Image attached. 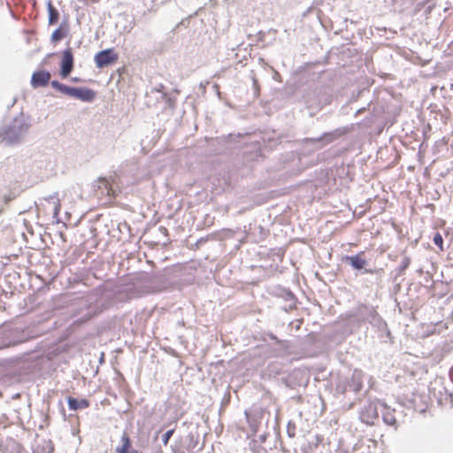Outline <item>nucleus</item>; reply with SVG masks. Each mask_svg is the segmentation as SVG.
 <instances>
[{
    "label": "nucleus",
    "mask_w": 453,
    "mask_h": 453,
    "mask_svg": "<svg viewBox=\"0 0 453 453\" xmlns=\"http://www.w3.org/2000/svg\"><path fill=\"white\" fill-rule=\"evenodd\" d=\"M30 128L28 119L22 114L14 118L1 132L2 141L8 145H16L22 142Z\"/></svg>",
    "instance_id": "obj_1"
},
{
    "label": "nucleus",
    "mask_w": 453,
    "mask_h": 453,
    "mask_svg": "<svg viewBox=\"0 0 453 453\" xmlns=\"http://www.w3.org/2000/svg\"><path fill=\"white\" fill-rule=\"evenodd\" d=\"M280 382L283 384L287 388L296 391V394L293 395L291 398L302 399V392L304 391L309 384L310 375L303 369H294L288 373L282 374L279 379Z\"/></svg>",
    "instance_id": "obj_2"
},
{
    "label": "nucleus",
    "mask_w": 453,
    "mask_h": 453,
    "mask_svg": "<svg viewBox=\"0 0 453 453\" xmlns=\"http://www.w3.org/2000/svg\"><path fill=\"white\" fill-rule=\"evenodd\" d=\"M106 308L103 299L96 296H88L80 301V306L75 312L77 322L85 323L101 314Z\"/></svg>",
    "instance_id": "obj_3"
},
{
    "label": "nucleus",
    "mask_w": 453,
    "mask_h": 453,
    "mask_svg": "<svg viewBox=\"0 0 453 453\" xmlns=\"http://www.w3.org/2000/svg\"><path fill=\"white\" fill-rule=\"evenodd\" d=\"M51 86L59 92L69 96L71 97L77 98L82 102H92L96 98V93L94 90L88 88H73L68 87L65 84L60 83L58 81H52Z\"/></svg>",
    "instance_id": "obj_4"
},
{
    "label": "nucleus",
    "mask_w": 453,
    "mask_h": 453,
    "mask_svg": "<svg viewBox=\"0 0 453 453\" xmlns=\"http://www.w3.org/2000/svg\"><path fill=\"white\" fill-rule=\"evenodd\" d=\"M92 195L97 198L104 196L117 197L120 196L121 191L114 180L110 181L105 178H99L92 184Z\"/></svg>",
    "instance_id": "obj_5"
},
{
    "label": "nucleus",
    "mask_w": 453,
    "mask_h": 453,
    "mask_svg": "<svg viewBox=\"0 0 453 453\" xmlns=\"http://www.w3.org/2000/svg\"><path fill=\"white\" fill-rule=\"evenodd\" d=\"M363 388L362 372L354 370L351 376L342 379L337 384L338 393L346 394L348 392L359 393Z\"/></svg>",
    "instance_id": "obj_6"
},
{
    "label": "nucleus",
    "mask_w": 453,
    "mask_h": 453,
    "mask_svg": "<svg viewBox=\"0 0 453 453\" xmlns=\"http://www.w3.org/2000/svg\"><path fill=\"white\" fill-rule=\"evenodd\" d=\"M24 331L19 329L2 330L0 332V349L16 346L27 341Z\"/></svg>",
    "instance_id": "obj_7"
},
{
    "label": "nucleus",
    "mask_w": 453,
    "mask_h": 453,
    "mask_svg": "<svg viewBox=\"0 0 453 453\" xmlns=\"http://www.w3.org/2000/svg\"><path fill=\"white\" fill-rule=\"evenodd\" d=\"M381 401L369 402L359 411V419L368 425L373 426L380 418Z\"/></svg>",
    "instance_id": "obj_8"
},
{
    "label": "nucleus",
    "mask_w": 453,
    "mask_h": 453,
    "mask_svg": "<svg viewBox=\"0 0 453 453\" xmlns=\"http://www.w3.org/2000/svg\"><path fill=\"white\" fill-rule=\"evenodd\" d=\"M260 204L261 203L252 202L251 200H231L230 203L226 204L225 211L228 216L237 217L250 211L255 206Z\"/></svg>",
    "instance_id": "obj_9"
},
{
    "label": "nucleus",
    "mask_w": 453,
    "mask_h": 453,
    "mask_svg": "<svg viewBox=\"0 0 453 453\" xmlns=\"http://www.w3.org/2000/svg\"><path fill=\"white\" fill-rule=\"evenodd\" d=\"M273 296L279 300L282 311L288 312L297 308L298 300L290 289L279 288L274 290Z\"/></svg>",
    "instance_id": "obj_10"
},
{
    "label": "nucleus",
    "mask_w": 453,
    "mask_h": 453,
    "mask_svg": "<svg viewBox=\"0 0 453 453\" xmlns=\"http://www.w3.org/2000/svg\"><path fill=\"white\" fill-rule=\"evenodd\" d=\"M372 327H375L379 332V336L381 339H392L391 332L388 326L387 322L379 315L373 309L369 308L365 318Z\"/></svg>",
    "instance_id": "obj_11"
},
{
    "label": "nucleus",
    "mask_w": 453,
    "mask_h": 453,
    "mask_svg": "<svg viewBox=\"0 0 453 453\" xmlns=\"http://www.w3.org/2000/svg\"><path fill=\"white\" fill-rule=\"evenodd\" d=\"M104 227L111 240L115 239L117 242H125L127 238H130L132 235L131 226L127 222L115 224L111 221V226L106 224Z\"/></svg>",
    "instance_id": "obj_12"
},
{
    "label": "nucleus",
    "mask_w": 453,
    "mask_h": 453,
    "mask_svg": "<svg viewBox=\"0 0 453 453\" xmlns=\"http://www.w3.org/2000/svg\"><path fill=\"white\" fill-rule=\"evenodd\" d=\"M118 60V54L114 52L113 49H107L99 51L95 56V63L97 67L102 68L111 65Z\"/></svg>",
    "instance_id": "obj_13"
},
{
    "label": "nucleus",
    "mask_w": 453,
    "mask_h": 453,
    "mask_svg": "<svg viewBox=\"0 0 453 453\" xmlns=\"http://www.w3.org/2000/svg\"><path fill=\"white\" fill-rule=\"evenodd\" d=\"M342 262L350 265L354 270L362 272L367 265V260L365 258V253L360 251L355 255H346L342 257Z\"/></svg>",
    "instance_id": "obj_14"
},
{
    "label": "nucleus",
    "mask_w": 453,
    "mask_h": 453,
    "mask_svg": "<svg viewBox=\"0 0 453 453\" xmlns=\"http://www.w3.org/2000/svg\"><path fill=\"white\" fill-rule=\"evenodd\" d=\"M115 453H142V450L133 446V441L127 432H123L120 444L116 447Z\"/></svg>",
    "instance_id": "obj_15"
},
{
    "label": "nucleus",
    "mask_w": 453,
    "mask_h": 453,
    "mask_svg": "<svg viewBox=\"0 0 453 453\" xmlns=\"http://www.w3.org/2000/svg\"><path fill=\"white\" fill-rule=\"evenodd\" d=\"M395 409L390 408L385 403L382 402V403L380 404V414L382 421L386 425L392 426L395 430H396L398 427V422L395 416Z\"/></svg>",
    "instance_id": "obj_16"
},
{
    "label": "nucleus",
    "mask_w": 453,
    "mask_h": 453,
    "mask_svg": "<svg viewBox=\"0 0 453 453\" xmlns=\"http://www.w3.org/2000/svg\"><path fill=\"white\" fill-rule=\"evenodd\" d=\"M73 67V56L70 49L65 50L61 61L60 74L63 78H66L72 72Z\"/></svg>",
    "instance_id": "obj_17"
},
{
    "label": "nucleus",
    "mask_w": 453,
    "mask_h": 453,
    "mask_svg": "<svg viewBox=\"0 0 453 453\" xmlns=\"http://www.w3.org/2000/svg\"><path fill=\"white\" fill-rule=\"evenodd\" d=\"M183 200H160V206L165 208L167 211L165 217L173 219L176 213L181 209Z\"/></svg>",
    "instance_id": "obj_18"
},
{
    "label": "nucleus",
    "mask_w": 453,
    "mask_h": 453,
    "mask_svg": "<svg viewBox=\"0 0 453 453\" xmlns=\"http://www.w3.org/2000/svg\"><path fill=\"white\" fill-rule=\"evenodd\" d=\"M51 74L48 71L35 72L31 78L33 88L45 87L49 84Z\"/></svg>",
    "instance_id": "obj_19"
},
{
    "label": "nucleus",
    "mask_w": 453,
    "mask_h": 453,
    "mask_svg": "<svg viewBox=\"0 0 453 453\" xmlns=\"http://www.w3.org/2000/svg\"><path fill=\"white\" fill-rule=\"evenodd\" d=\"M67 405L71 411L83 410L90 405V402L87 398H75L73 396L67 397Z\"/></svg>",
    "instance_id": "obj_20"
},
{
    "label": "nucleus",
    "mask_w": 453,
    "mask_h": 453,
    "mask_svg": "<svg viewBox=\"0 0 453 453\" xmlns=\"http://www.w3.org/2000/svg\"><path fill=\"white\" fill-rule=\"evenodd\" d=\"M154 231L157 232V234H161L163 239L157 238V240L145 241V243H150L152 246H157V245L166 246L170 242V240L168 238L169 234H168V230L166 227L160 226L155 228Z\"/></svg>",
    "instance_id": "obj_21"
},
{
    "label": "nucleus",
    "mask_w": 453,
    "mask_h": 453,
    "mask_svg": "<svg viewBox=\"0 0 453 453\" xmlns=\"http://www.w3.org/2000/svg\"><path fill=\"white\" fill-rule=\"evenodd\" d=\"M186 449L188 452L194 453L200 450L202 448L198 447L199 434L197 433L190 432L186 437Z\"/></svg>",
    "instance_id": "obj_22"
},
{
    "label": "nucleus",
    "mask_w": 453,
    "mask_h": 453,
    "mask_svg": "<svg viewBox=\"0 0 453 453\" xmlns=\"http://www.w3.org/2000/svg\"><path fill=\"white\" fill-rule=\"evenodd\" d=\"M68 29L60 26L51 35L50 41L54 43L63 40L67 35Z\"/></svg>",
    "instance_id": "obj_23"
},
{
    "label": "nucleus",
    "mask_w": 453,
    "mask_h": 453,
    "mask_svg": "<svg viewBox=\"0 0 453 453\" xmlns=\"http://www.w3.org/2000/svg\"><path fill=\"white\" fill-rule=\"evenodd\" d=\"M47 10L49 13V24L53 25L58 20V11L53 6L51 1L47 3Z\"/></svg>",
    "instance_id": "obj_24"
},
{
    "label": "nucleus",
    "mask_w": 453,
    "mask_h": 453,
    "mask_svg": "<svg viewBox=\"0 0 453 453\" xmlns=\"http://www.w3.org/2000/svg\"><path fill=\"white\" fill-rule=\"evenodd\" d=\"M267 339L274 342L277 345L281 347L282 349L288 348V343L287 341H283L279 339L272 332H265L264 333V340L266 341Z\"/></svg>",
    "instance_id": "obj_25"
},
{
    "label": "nucleus",
    "mask_w": 453,
    "mask_h": 453,
    "mask_svg": "<svg viewBox=\"0 0 453 453\" xmlns=\"http://www.w3.org/2000/svg\"><path fill=\"white\" fill-rule=\"evenodd\" d=\"M411 264V258L409 257H404L399 266L395 269L396 271V276H399L404 273V271L410 266Z\"/></svg>",
    "instance_id": "obj_26"
},
{
    "label": "nucleus",
    "mask_w": 453,
    "mask_h": 453,
    "mask_svg": "<svg viewBox=\"0 0 453 453\" xmlns=\"http://www.w3.org/2000/svg\"><path fill=\"white\" fill-rule=\"evenodd\" d=\"M433 242L436 247L439 248L440 250H444V247H443L444 241H443V238H442V235L441 234V233L435 232L434 234Z\"/></svg>",
    "instance_id": "obj_27"
},
{
    "label": "nucleus",
    "mask_w": 453,
    "mask_h": 453,
    "mask_svg": "<svg viewBox=\"0 0 453 453\" xmlns=\"http://www.w3.org/2000/svg\"><path fill=\"white\" fill-rule=\"evenodd\" d=\"M296 425L294 421L289 420L287 424V434L289 438L296 436Z\"/></svg>",
    "instance_id": "obj_28"
},
{
    "label": "nucleus",
    "mask_w": 453,
    "mask_h": 453,
    "mask_svg": "<svg viewBox=\"0 0 453 453\" xmlns=\"http://www.w3.org/2000/svg\"><path fill=\"white\" fill-rule=\"evenodd\" d=\"M59 202H60V200H57V203H54V206H53V219H56L57 223L62 222L58 219V214H59V211H60V209H61V205H60Z\"/></svg>",
    "instance_id": "obj_29"
},
{
    "label": "nucleus",
    "mask_w": 453,
    "mask_h": 453,
    "mask_svg": "<svg viewBox=\"0 0 453 453\" xmlns=\"http://www.w3.org/2000/svg\"><path fill=\"white\" fill-rule=\"evenodd\" d=\"M174 428L167 430L163 435H162V442L165 446H166L173 436L174 433Z\"/></svg>",
    "instance_id": "obj_30"
},
{
    "label": "nucleus",
    "mask_w": 453,
    "mask_h": 453,
    "mask_svg": "<svg viewBox=\"0 0 453 453\" xmlns=\"http://www.w3.org/2000/svg\"><path fill=\"white\" fill-rule=\"evenodd\" d=\"M363 273H370V274H372V273H383V269L382 268H380V269H372V268H366L365 267V269H363L362 271Z\"/></svg>",
    "instance_id": "obj_31"
},
{
    "label": "nucleus",
    "mask_w": 453,
    "mask_h": 453,
    "mask_svg": "<svg viewBox=\"0 0 453 453\" xmlns=\"http://www.w3.org/2000/svg\"><path fill=\"white\" fill-rule=\"evenodd\" d=\"M45 442H46V446L43 447L44 453H53V451H54V445L51 442V441H45Z\"/></svg>",
    "instance_id": "obj_32"
},
{
    "label": "nucleus",
    "mask_w": 453,
    "mask_h": 453,
    "mask_svg": "<svg viewBox=\"0 0 453 453\" xmlns=\"http://www.w3.org/2000/svg\"><path fill=\"white\" fill-rule=\"evenodd\" d=\"M208 239H209V235L206 237H201L200 239H198L195 243L196 249H199L200 247H202L205 242H207Z\"/></svg>",
    "instance_id": "obj_33"
},
{
    "label": "nucleus",
    "mask_w": 453,
    "mask_h": 453,
    "mask_svg": "<svg viewBox=\"0 0 453 453\" xmlns=\"http://www.w3.org/2000/svg\"><path fill=\"white\" fill-rule=\"evenodd\" d=\"M146 445H147V441H142V440L139 439L135 442L134 446H135L136 449H140L142 450V449L146 448Z\"/></svg>",
    "instance_id": "obj_34"
},
{
    "label": "nucleus",
    "mask_w": 453,
    "mask_h": 453,
    "mask_svg": "<svg viewBox=\"0 0 453 453\" xmlns=\"http://www.w3.org/2000/svg\"><path fill=\"white\" fill-rule=\"evenodd\" d=\"M392 226H393V228L395 229V232H397V234H398L399 235H402V234H403V233H402V228L400 227V226H399V225H397L396 223L393 222V223H392Z\"/></svg>",
    "instance_id": "obj_35"
},
{
    "label": "nucleus",
    "mask_w": 453,
    "mask_h": 453,
    "mask_svg": "<svg viewBox=\"0 0 453 453\" xmlns=\"http://www.w3.org/2000/svg\"><path fill=\"white\" fill-rule=\"evenodd\" d=\"M446 396L449 397V399L450 401V403H451V407H453V393L452 392H448L446 390Z\"/></svg>",
    "instance_id": "obj_36"
},
{
    "label": "nucleus",
    "mask_w": 453,
    "mask_h": 453,
    "mask_svg": "<svg viewBox=\"0 0 453 453\" xmlns=\"http://www.w3.org/2000/svg\"><path fill=\"white\" fill-rule=\"evenodd\" d=\"M89 231H90V234H92V237H93V238H96V235H97V234H96V227H94V226H91V227L89 228Z\"/></svg>",
    "instance_id": "obj_37"
},
{
    "label": "nucleus",
    "mask_w": 453,
    "mask_h": 453,
    "mask_svg": "<svg viewBox=\"0 0 453 453\" xmlns=\"http://www.w3.org/2000/svg\"><path fill=\"white\" fill-rule=\"evenodd\" d=\"M151 234L153 235L154 240H157V238L163 239L162 235H161V234H157V232H155V231H153V232L151 233Z\"/></svg>",
    "instance_id": "obj_38"
},
{
    "label": "nucleus",
    "mask_w": 453,
    "mask_h": 453,
    "mask_svg": "<svg viewBox=\"0 0 453 453\" xmlns=\"http://www.w3.org/2000/svg\"><path fill=\"white\" fill-rule=\"evenodd\" d=\"M253 86L256 89H257V86H258V83H257V81L256 79H253Z\"/></svg>",
    "instance_id": "obj_39"
},
{
    "label": "nucleus",
    "mask_w": 453,
    "mask_h": 453,
    "mask_svg": "<svg viewBox=\"0 0 453 453\" xmlns=\"http://www.w3.org/2000/svg\"><path fill=\"white\" fill-rule=\"evenodd\" d=\"M427 208H430L432 211L434 209V205L433 203H428L425 205Z\"/></svg>",
    "instance_id": "obj_40"
},
{
    "label": "nucleus",
    "mask_w": 453,
    "mask_h": 453,
    "mask_svg": "<svg viewBox=\"0 0 453 453\" xmlns=\"http://www.w3.org/2000/svg\"><path fill=\"white\" fill-rule=\"evenodd\" d=\"M3 210H4V205L0 204V213L2 212Z\"/></svg>",
    "instance_id": "obj_41"
},
{
    "label": "nucleus",
    "mask_w": 453,
    "mask_h": 453,
    "mask_svg": "<svg viewBox=\"0 0 453 453\" xmlns=\"http://www.w3.org/2000/svg\"><path fill=\"white\" fill-rule=\"evenodd\" d=\"M449 376H450L451 381L453 382V374L451 373V372H449Z\"/></svg>",
    "instance_id": "obj_42"
},
{
    "label": "nucleus",
    "mask_w": 453,
    "mask_h": 453,
    "mask_svg": "<svg viewBox=\"0 0 453 453\" xmlns=\"http://www.w3.org/2000/svg\"><path fill=\"white\" fill-rule=\"evenodd\" d=\"M262 453H267V451L265 449H262Z\"/></svg>",
    "instance_id": "obj_43"
},
{
    "label": "nucleus",
    "mask_w": 453,
    "mask_h": 453,
    "mask_svg": "<svg viewBox=\"0 0 453 453\" xmlns=\"http://www.w3.org/2000/svg\"><path fill=\"white\" fill-rule=\"evenodd\" d=\"M4 204H6V203H7V202H9L10 200L5 199V200H4Z\"/></svg>",
    "instance_id": "obj_44"
},
{
    "label": "nucleus",
    "mask_w": 453,
    "mask_h": 453,
    "mask_svg": "<svg viewBox=\"0 0 453 453\" xmlns=\"http://www.w3.org/2000/svg\"><path fill=\"white\" fill-rule=\"evenodd\" d=\"M372 200H369V199H366L365 200V203H367L368 202H371Z\"/></svg>",
    "instance_id": "obj_45"
}]
</instances>
